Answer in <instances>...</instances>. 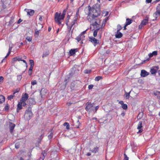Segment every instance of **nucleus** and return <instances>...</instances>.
Wrapping results in <instances>:
<instances>
[{"label":"nucleus","mask_w":160,"mask_h":160,"mask_svg":"<svg viewBox=\"0 0 160 160\" xmlns=\"http://www.w3.org/2000/svg\"><path fill=\"white\" fill-rule=\"evenodd\" d=\"M89 12L88 13V20L90 22L91 25L93 26L99 25V21L96 19L97 17L99 15L100 11L99 9H97L94 8H91L90 6H88Z\"/></svg>","instance_id":"f257e3e1"},{"label":"nucleus","mask_w":160,"mask_h":160,"mask_svg":"<svg viewBox=\"0 0 160 160\" xmlns=\"http://www.w3.org/2000/svg\"><path fill=\"white\" fill-rule=\"evenodd\" d=\"M64 17L61 15V13L57 12L55 13L54 21L56 23L59 25L61 24L62 21L64 20Z\"/></svg>","instance_id":"f03ea898"},{"label":"nucleus","mask_w":160,"mask_h":160,"mask_svg":"<svg viewBox=\"0 0 160 160\" xmlns=\"http://www.w3.org/2000/svg\"><path fill=\"white\" fill-rule=\"evenodd\" d=\"M32 113L31 111V108H28L26 110L25 113L24 115V118L26 120H30L32 116Z\"/></svg>","instance_id":"7ed1b4c3"},{"label":"nucleus","mask_w":160,"mask_h":160,"mask_svg":"<svg viewBox=\"0 0 160 160\" xmlns=\"http://www.w3.org/2000/svg\"><path fill=\"white\" fill-rule=\"evenodd\" d=\"M81 82L79 80L74 81L71 84L70 88L72 90H75L81 85Z\"/></svg>","instance_id":"20e7f679"},{"label":"nucleus","mask_w":160,"mask_h":160,"mask_svg":"<svg viewBox=\"0 0 160 160\" xmlns=\"http://www.w3.org/2000/svg\"><path fill=\"white\" fill-rule=\"evenodd\" d=\"M87 29L83 31L76 38L77 40H84L85 36L84 35V34L86 33V31Z\"/></svg>","instance_id":"39448f33"},{"label":"nucleus","mask_w":160,"mask_h":160,"mask_svg":"<svg viewBox=\"0 0 160 160\" xmlns=\"http://www.w3.org/2000/svg\"><path fill=\"white\" fill-rule=\"evenodd\" d=\"M47 93V90L44 88L41 89L40 92V94L42 98H45Z\"/></svg>","instance_id":"423d86ee"},{"label":"nucleus","mask_w":160,"mask_h":160,"mask_svg":"<svg viewBox=\"0 0 160 160\" xmlns=\"http://www.w3.org/2000/svg\"><path fill=\"white\" fill-rule=\"evenodd\" d=\"M86 106L85 108V109L87 111L90 112L92 110L91 108L93 106V104L90 102H88L86 103Z\"/></svg>","instance_id":"0eeeda50"},{"label":"nucleus","mask_w":160,"mask_h":160,"mask_svg":"<svg viewBox=\"0 0 160 160\" xmlns=\"http://www.w3.org/2000/svg\"><path fill=\"white\" fill-rule=\"evenodd\" d=\"M9 126L10 131L11 133H12L13 130L15 126V124L11 122H9Z\"/></svg>","instance_id":"6e6552de"},{"label":"nucleus","mask_w":160,"mask_h":160,"mask_svg":"<svg viewBox=\"0 0 160 160\" xmlns=\"http://www.w3.org/2000/svg\"><path fill=\"white\" fill-rule=\"evenodd\" d=\"M28 94L26 93H25L24 96H22V98H21L20 100V102L22 103L25 102L26 100L28 99Z\"/></svg>","instance_id":"1a4fd4ad"},{"label":"nucleus","mask_w":160,"mask_h":160,"mask_svg":"<svg viewBox=\"0 0 160 160\" xmlns=\"http://www.w3.org/2000/svg\"><path fill=\"white\" fill-rule=\"evenodd\" d=\"M159 69V67L158 66H155L153 67V68H151L150 69V72L152 74H155L157 70Z\"/></svg>","instance_id":"9d476101"},{"label":"nucleus","mask_w":160,"mask_h":160,"mask_svg":"<svg viewBox=\"0 0 160 160\" xmlns=\"http://www.w3.org/2000/svg\"><path fill=\"white\" fill-rule=\"evenodd\" d=\"M146 18L145 19H144L141 22L140 24L139 25V28H141L142 27L145 25L148 22V18H146Z\"/></svg>","instance_id":"9b49d317"},{"label":"nucleus","mask_w":160,"mask_h":160,"mask_svg":"<svg viewBox=\"0 0 160 160\" xmlns=\"http://www.w3.org/2000/svg\"><path fill=\"white\" fill-rule=\"evenodd\" d=\"M27 102L30 105H34L36 103V102L33 98H29L28 99Z\"/></svg>","instance_id":"f8f14e48"},{"label":"nucleus","mask_w":160,"mask_h":160,"mask_svg":"<svg viewBox=\"0 0 160 160\" xmlns=\"http://www.w3.org/2000/svg\"><path fill=\"white\" fill-rule=\"evenodd\" d=\"M25 10L27 12V15L30 16H32L34 13V11L33 10L25 9Z\"/></svg>","instance_id":"ddd939ff"},{"label":"nucleus","mask_w":160,"mask_h":160,"mask_svg":"<svg viewBox=\"0 0 160 160\" xmlns=\"http://www.w3.org/2000/svg\"><path fill=\"white\" fill-rule=\"evenodd\" d=\"M77 21V19L75 18V19L72 21V22L71 23V24H70L69 25H68V21L67 22H66V24L68 28H69L70 29H71L73 26L75 24Z\"/></svg>","instance_id":"4468645a"},{"label":"nucleus","mask_w":160,"mask_h":160,"mask_svg":"<svg viewBox=\"0 0 160 160\" xmlns=\"http://www.w3.org/2000/svg\"><path fill=\"white\" fill-rule=\"evenodd\" d=\"M142 127V121H140L138 123V126L137 127V129H139L138 131V132H142L143 130L142 129H141Z\"/></svg>","instance_id":"2eb2a0df"},{"label":"nucleus","mask_w":160,"mask_h":160,"mask_svg":"<svg viewBox=\"0 0 160 160\" xmlns=\"http://www.w3.org/2000/svg\"><path fill=\"white\" fill-rule=\"evenodd\" d=\"M149 74V72L144 70H142L141 71V75L142 77H145L148 76Z\"/></svg>","instance_id":"dca6fc26"},{"label":"nucleus","mask_w":160,"mask_h":160,"mask_svg":"<svg viewBox=\"0 0 160 160\" xmlns=\"http://www.w3.org/2000/svg\"><path fill=\"white\" fill-rule=\"evenodd\" d=\"M99 23V26L97 25V26H93L94 28H95V27H96V28H98L97 29H96V30H95L93 32V36L94 37H95L97 36V34L98 31L99 29V27L100 26V23Z\"/></svg>","instance_id":"f3484780"},{"label":"nucleus","mask_w":160,"mask_h":160,"mask_svg":"<svg viewBox=\"0 0 160 160\" xmlns=\"http://www.w3.org/2000/svg\"><path fill=\"white\" fill-rule=\"evenodd\" d=\"M78 51L77 48L74 49H71L69 51V54L71 56H72L76 52Z\"/></svg>","instance_id":"a211bd4d"},{"label":"nucleus","mask_w":160,"mask_h":160,"mask_svg":"<svg viewBox=\"0 0 160 160\" xmlns=\"http://www.w3.org/2000/svg\"><path fill=\"white\" fill-rule=\"evenodd\" d=\"M22 108V103L21 102H19L17 105V111L18 112H19V110L21 109Z\"/></svg>","instance_id":"6ab92c4d"},{"label":"nucleus","mask_w":160,"mask_h":160,"mask_svg":"<svg viewBox=\"0 0 160 160\" xmlns=\"http://www.w3.org/2000/svg\"><path fill=\"white\" fill-rule=\"evenodd\" d=\"M99 149V148L97 147H96L93 148L92 149H91L90 150L92 152L94 153H96L98 152Z\"/></svg>","instance_id":"aec40b11"},{"label":"nucleus","mask_w":160,"mask_h":160,"mask_svg":"<svg viewBox=\"0 0 160 160\" xmlns=\"http://www.w3.org/2000/svg\"><path fill=\"white\" fill-rule=\"evenodd\" d=\"M18 92V91H17L16 92H14L13 93V95H10L8 96V97L7 98L8 100H11V99H12L13 98L15 97V94L16 93Z\"/></svg>","instance_id":"412c9836"},{"label":"nucleus","mask_w":160,"mask_h":160,"mask_svg":"<svg viewBox=\"0 0 160 160\" xmlns=\"http://www.w3.org/2000/svg\"><path fill=\"white\" fill-rule=\"evenodd\" d=\"M132 22V20L129 18H127L126 19V22L125 23L126 26L130 25Z\"/></svg>","instance_id":"4be33fe9"},{"label":"nucleus","mask_w":160,"mask_h":160,"mask_svg":"<svg viewBox=\"0 0 160 160\" xmlns=\"http://www.w3.org/2000/svg\"><path fill=\"white\" fill-rule=\"evenodd\" d=\"M46 153L44 151H42V156L40 158V160H43L45 158V157L46 155Z\"/></svg>","instance_id":"5701e85b"},{"label":"nucleus","mask_w":160,"mask_h":160,"mask_svg":"<svg viewBox=\"0 0 160 160\" xmlns=\"http://www.w3.org/2000/svg\"><path fill=\"white\" fill-rule=\"evenodd\" d=\"M122 34L119 31H117V33L115 35V37L116 38H120L122 37Z\"/></svg>","instance_id":"b1692460"},{"label":"nucleus","mask_w":160,"mask_h":160,"mask_svg":"<svg viewBox=\"0 0 160 160\" xmlns=\"http://www.w3.org/2000/svg\"><path fill=\"white\" fill-rule=\"evenodd\" d=\"M5 100L4 97L2 95H0V103H2L4 102Z\"/></svg>","instance_id":"393cba45"},{"label":"nucleus","mask_w":160,"mask_h":160,"mask_svg":"<svg viewBox=\"0 0 160 160\" xmlns=\"http://www.w3.org/2000/svg\"><path fill=\"white\" fill-rule=\"evenodd\" d=\"M94 45V46H96L97 44H99L100 43V41H90Z\"/></svg>","instance_id":"a878e982"},{"label":"nucleus","mask_w":160,"mask_h":160,"mask_svg":"<svg viewBox=\"0 0 160 160\" xmlns=\"http://www.w3.org/2000/svg\"><path fill=\"white\" fill-rule=\"evenodd\" d=\"M108 17H106L103 20V22H102V27H104L105 25V24H106V22L108 20Z\"/></svg>","instance_id":"bb28decb"},{"label":"nucleus","mask_w":160,"mask_h":160,"mask_svg":"<svg viewBox=\"0 0 160 160\" xmlns=\"http://www.w3.org/2000/svg\"><path fill=\"white\" fill-rule=\"evenodd\" d=\"M28 34H27L26 35L27 36V37H26V40H32V36L31 35H29Z\"/></svg>","instance_id":"cd10ccee"},{"label":"nucleus","mask_w":160,"mask_h":160,"mask_svg":"<svg viewBox=\"0 0 160 160\" xmlns=\"http://www.w3.org/2000/svg\"><path fill=\"white\" fill-rule=\"evenodd\" d=\"M160 15V12L157 11L154 13L153 16L155 17H157L158 16Z\"/></svg>","instance_id":"c85d7f7f"},{"label":"nucleus","mask_w":160,"mask_h":160,"mask_svg":"<svg viewBox=\"0 0 160 160\" xmlns=\"http://www.w3.org/2000/svg\"><path fill=\"white\" fill-rule=\"evenodd\" d=\"M40 31V30H38L37 29H35V35L36 36H38Z\"/></svg>","instance_id":"c756f323"},{"label":"nucleus","mask_w":160,"mask_h":160,"mask_svg":"<svg viewBox=\"0 0 160 160\" xmlns=\"http://www.w3.org/2000/svg\"><path fill=\"white\" fill-rule=\"evenodd\" d=\"M12 46H11V44H10L9 46V50H8V52L7 55V56H9V55L10 54L11 52L12 48Z\"/></svg>","instance_id":"7c9ffc66"},{"label":"nucleus","mask_w":160,"mask_h":160,"mask_svg":"<svg viewBox=\"0 0 160 160\" xmlns=\"http://www.w3.org/2000/svg\"><path fill=\"white\" fill-rule=\"evenodd\" d=\"M63 125L65 126H66V128L67 129H69L70 126L69 124L67 122H65Z\"/></svg>","instance_id":"2f4dec72"},{"label":"nucleus","mask_w":160,"mask_h":160,"mask_svg":"<svg viewBox=\"0 0 160 160\" xmlns=\"http://www.w3.org/2000/svg\"><path fill=\"white\" fill-rule=\"evenodd\" d=\"M130 92H126L125 95V97L126 99H129V98L130 94Z\"/></svg>","instance_id":"473e14b6"},{"label":"nucleus","mask_w":160,"mask_h":160,"mask_svg":"<svg viewBox=\"0 0 160 160\" xmlns=\"http://www.w3.org/2000/svg\"><path fill=\"white\" fill-rule=\"evenodd\" d=\"M122 107L123 109L126 110L128 108V106L126 104L124 103L122 106Z\"/></svg>","instance_id":"72a5a7b5"},{"label":"nucleus","mask_w":160,"mask_h":160,"mask_svg":"<svg viewBox=\"0 0 160 160\" xmlns=\"http://www.w3.org/2000/svg\"><path fill=\"white\" fill-rule=\"evenodd\" d=\"M13 60L14 61H21V58H20L18 57H15L13 58Z\"/></svg>","instance_id":"f704fd0d"},{"label":"nucleus","mask_w":160,"mask_h":160,"mask_svg":"<svg viewBox=\"0 0 160 160\" xmlns=\"http://www.w3.org/2000/svg\"><path fill=\"white\" fill-rule=\"evenodd\" d=\"M122 28V26L120 25H118L117 26V31H119Z\"/></svg>","instance_id":"c9c22d12"},{"label":"nucleus","mask_w":160,"mask_h":160,"mask_svg":"<svg viewBox=\"0 0 160 160\" xmlns=\"http://www.w3.org/2000/svg\"><path fill=\"white\" fill-rule=\"evenodd\" d=\"M30 64V66H34V62L33 60L30 59L29 60Z\"/></svg>","instance_id":"e433bc0d"},{"label":"nucleus","mask_w":160,"mask_h":160,"mask_svg":"<svg viewBox=\"0 0 160 160\" xmlns=\"http://www.w3.org/2000/svg\"><path fill=\"white\" fill-rule=\"evenodd\" d=\"M49 52H45V53H43L42 55V57L44 58L45 57H46L48 55H49Z\"/></svg>","instance_id":"4c0bfd02"},{"label":"nucleus","mask_w":160,"mask_h":160,"mask_svg":"<svg viewBox=\"0 0 160 160\" xmlns=\"http://www.w3.org/2000/svg\"><path fill=\"white\" fill-rule=\"evenodd\" d=\"M102 78V77L101 76H98L96 77L95 78V80L96 81H99L100 79Z\"/></svg>","instance_id":"58836bf2"},{"label":"nucleus","mask_w":160,"mask_h":160,"mask_svg":"<svg viewBox=\"0 0 160 160\" xmlns=\"http://www.w3.org/2000/svg\"><path fill=\"white\" fill-rule=\"evenodd\" d=\"M17 80L18 81H20L21 80V79L22 78V75H18L17 76Z\"/></svg>","instance_id":"ea45409f"},{"label":"nucleus","mask_w":160,"mask_h":160,"mask_svg":"<svg viewBox=\"0 0 160 160\" xmlns=\"http://www.w3.org/2000/svg\"><path fill=\"white\" fill-rule=\"evenodd\" d=\"M9 108V107L8 105V104H7L6 105V106L4 108V109L6 111H8V110Z\"/></svg>","instance_id":"a19ab883"},{"label":"nucleus","mask_w":160,"mask_h":160,"mask_svg":"<svg viewBox=\"0 0 160 160\" xmlns=\"http://www.w3.org/2000/svg\"><path fill=\"white\" fill-rule=\"evenodd\" d=\"M20 143L19 142L16 143L15 144V147L16 148L18 149L19 148Z\"/></svg>","instance_id":"79ce46f5"},{"label":"nucleus","mask_w":160,"mask_h":160,"mask_svg":"<svg viewBox=\"0 0 160 160\" xmlns=\"http://www.w3.org/2000/svg\"><path fill=\"white\" fill-rule=\"evenodd\" d=\"M84 72L85 73H90L91 72V70H90L86 69L84 70Z\"/></svg>","instance_id":"37998d69"},{"label":"nucleus","mask_w":160,"mask_h":160,"mask_svg":"<svg viewBox=\"0 0 160 160\" xmlns=\"http://www.w3.org/2000/svg\"><path fill=\"white\" fill-rule=\"evenodd\" d=\"M102 13L103 14H104V16L105 17L108 15V11H105L102 12Z\"/></svg>","instance_id":"c03bdc74"},{"label":"nucleus","mask_w":160,"mask_h":160,"mask_svg":"<svg viewBox=\"0 0 160 160\" xmlns=\"http://www.w3.org/2000/svg\"><path fill=\"white\" fill-rule=\"evenodd\" d=\"M37 81L35 80L32 81L31 82V84L32 85H34L35 84H37Z\"/></svg>","instance_id":"a18cd8bd"},{"label":"nucleus","mask_w":160,"mask_h":160,"mask_svg":"<svg viewBox=\"0 0 160 160\" xmlns=\"http://www.w3.org/2000/svg\"><path fill=\"white\" fill-rule=\"evenodd\" d=\"M79 10L78 9V10L77 11V12L76 13V14L75 18L76 19H77V18H78V17L79 15Z\"/></svg>","instance_id":"49530a36"},{"label":"nucleus","mask_w":160,"mask_h":160,"mask_svg":"<svg viewBox=\"0 0 160 160\" xmlns=\"http://www.w3.org/2000/svg\"><path fill=\"white\" fill-rule=\"evenodd\" d=\"M4 78L2 76H0V83H2L3 81Z\"/></svg>","instance_id":"de8ad7c7"},{"label":"nucleus","mask_w":160,"mask_h":160,"mask_svg":"<svg viewBox=\"0 0 160 160\" xmlns=\"http://www.w3.org/2000/svg\"><path fill=\"white\" fill-rule=\"evenodd\" d=\"M124 158L123 160H128V158L127 156L125 154H124Z\"/></svg>","instance_id":"09e8293b"},{"label":"nucleus","mask_w":160,"mask_h":160,"mask_svg":"<svg viewBox=\"0 0 160 160\" xmlns=\"http://www.w3.org/2000/svg\"><path fill=\"white\" fill-rule=\"evenodd\" d=\"M156 10L157 11H159L160 12V4H158V6H157V8H156Z\"/></svg>","instance_id":"8fccbe9b"},{"label":"nucleus","mask_w":160,"mask_h":160,"mask_svg":"<svg viewBox=\"0 0 160 160\" xmlns=\"http://www.w3.org/2000/svg\"><path fill=\"white\" fill-rule=\"evenodd\" d=\"M53 136V133L52 132H51L50 135L48 136V137L49 139H51Z\"/></svg>","instance_id":"3c124183"},{"label":"nucleus","mask_w":160,"mask_h":160,"mask_svg":"<svg viewBox=\"0 0 160 160\" xmlns=\"http://www.w3.org/2000/svg\"><path fill=\"white\" fill-rule=\"evenodd\" d=\"M43 138V136L42 135H41L40 137L38 138V140H39V142H40L41 140L42 139V138Z\"/></svg>","instance_id":"603ef678"},{"label":"nucleus","mask_w":160,"mask_h":160,"mask_svg":"<svg viewBox=\"0 0 160 160\" xmlns=\"http://www.w3.org/2000/svg\"><path fill=\"white\" fill-rule=\"evenodd\" d=\"M66 11H65V10H64L63 11L62 14H61V15L62 16H63L64 18H65V14H66Z\"/></svg>","instance_id":"864d4df0"},{"label":"nucleus","mask_w":160,"mask_h":160,"mask_svg":"<svg viewBox=\"0 0 160 160\" xmlns=\"http://www.w3.org/2000/svg\"><path fill=\"white\" fill-rule=\"evenodd\" d=\"M152 53L153 56V55L156 56V55H157V52L156 51H154Z\"/></svg>","instance_id":"5fc2aeb1"},{"label":"nucleus","mask_w":160,"mask_h":160,"mask_svg":"<svg viewBox=\"0 0 160 160\" xmlns=\"http://www.w3.org/2000/svg\"><path fill=\"white\" fill-rule=\"evenodd\" d=\"M93 87V85H90L88 86V88L89 89H92Z\"/></svg>","instance_id":"6e6d98bb"},{"label":"nucleus","mask_w":160,"mask_h":160,"mask_svg":"<svg viewBox=\"0 0 160 160\" xmlns=\"http://www.w3.org/2000/svg\"><path fill=\"white\" fill-rule=\"evenodd\" d=\"M28 73L29 75V76H31L32 74V71H30L29 70H28Z\"/></svg>","instance_id":"4d7b16f0"},{"label":"nucleus","mask_w":160,"mask_h":160,"mask_svg":"<svg viewBox=\"0 0 160 160\" xmlns=\"http://www.w3.org/2000/svg\"><path fill=\"white\" fill-rule=\"evenodd\" d=\"M152 1V0H146V3H150Z\"/></svg>","instance_id":"13d9d810"},{"label":"nucleus","mask_w":160,"mask_h":160,"mask_svg":"<svg viewBox=\"0 0 160 160\" xmlns=\"http://www.w3.org/2000/svg\"><path fill=\"white\" fill-rule=\"evenodd\" d=\"M33 66H30L28 70L32 71L33 68Z\"/></svg>","instance_id":"bf43d9fd"},{"label":"nucleus","mask_w":160,"mask_h":160,"mask_svg":"<svg viewBox=\"0 0 160 160\" xmlns=\"http://www.w3.org/2000/svg\"><path fill=\"white\" fill-rule=\"evenodd\" d=\"M119 103L122 105V106L124 104L122 101H121L119 102Z\"/></svg>","instance_id":"052dcab7"},{"label":"nucleus","mask_w":160,"mask_h":160,"mask_svg":"<svg viewBox=\"0 0 160 160\" xmlns=\"http://www.w3.org/2000/svg\"><path fill=\"white\" fill-rule=\"evenodd\" d=\"M26 105H27V104L25 102H22V105L23 106L25 107Z\"/></svg>","instance_id":"680f3d73"},{"label":"nucleus","mask_w":160,"mask_h":160,"mask_svg":"<svg viewBox=\"0 0 160 160\" xmlns=\"http://www.w3.org/2000/svg\"><path fill=\"white\" fill-rule=\"evenodd\" d=\"M22 20L21 19H19L18 22V23H20L21 22H22Z\"/></svg>","instance_id":"e2e57ef3"},{"label":"nucleus","mask_w":160,"mask_h":160,"mask_svg":"<svg viewBox=\"0 0 160 160\" xmlns=\"http://www.w3.org/2000/svg\"><path fill=\"white\" fill-rule=\"evenodd\" d=\"M21 61H23V62H24L25 64L26 65H27V63L26 62L25 60H22L21 59Z\"/></svg>","instance_id":"0e129e2a"},{"label":"nucleus","mask_w":160,"mask_h":160,"mask_svg":"<svg viewBox=\"0 0 160 160\" xmlns=\"http://www.w3.org/2000/svg\"><path fill=\"white\" fill-rule=\"evenodd\" d=\"M148 55H149V57H152L153 56V55L152 53H149L148 54Z\"/></svg>","instance_id":"69168bd1"},{"label":"nucleus","mask_w":160,"mask_h":160,"mask_svg":"<svg viewBox=\"0 0 160 160\" xmlns=\"http://www.w3.org/2000/svg\"><path fill=\"white\" fill-rule=\"evenodd\" d=\"M110 52V51L109 50H108L106 51V53L107 54H108Z\"/></svg>","instance_id":"338daca9"},{"label":"nucleus","mask_w":160,"mask_h":160,"mask_svg":"<svg viewBox=\"0 0 160 160\" xmlns=\"http://www.w3.org/2000/svg\"><path fill=\"white\" fill-rule=\"evenodd\" d=\"M19 160H24V158H23L22 157H20L19 158Z\"/></svg>","instance_id":"774afa93"}]
</instances>
